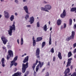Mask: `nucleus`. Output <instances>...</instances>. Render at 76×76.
<instances>
[{
	"mask_svg": "<svg viewBox=\"0 0 76 76\" xmlns=\"http://www.w3.org/2000/svg\"><path fill=\"white\" fill-rule=\"evenodd\" d=\"M29 60V56H27L24 59L23 61L24 63H26V64H22V71L23 73H24L26 71V69L28 67V61Z\"/></svg>",
	"mask_w": 76,
	"mask_h": 76,
	"instance_id": "1",
	"label": "nucleus"
},
{
	"mask_svg": "<svg viewBox=\"0 0 76 76\" xmlns=\"http://www.w3.org/2000/svg\"><path fill=\"white\" fill-rule=\"evenodd\" d=\"M36 63H34L33 64V66H32V67L33 69V70H34L35 69V66H36V65H37V64L38 63H39V64H38V65L36 66V71L37 72L38 70L39 69V66H40V68H41L42 67L43 65H44V62H41V61H39L38 62V59H37L36 61Z\"/></svg>",
	"mask_w": 76,
	"mask_h": 76,
	"instance_id": "2",
	"label": "nucleus"
},
{
	"mask_svg": "<svg viewBox=\"0 0 76 76\" xmlns=\"http://www.w3.org/2000/svg\"><path fill=\"white\" fill-rule=\"evenodd\" d=\"M8 54L7 56V58L8 60H9L11 57L13 56V53L11 50H9L8 51Z\"/></svg>",
	"mask_w": 76,
	"mask_h": 76,
	"instance_id": "3",
	"label": "nucleus"
},
{
	"mask_svg": "<svg viewBox=\"0 0 76 76\" xmlns=\"http://www.w3.org/2000/svg\"><path fill=\"white\" fill-rule=\"evenodd\" d=\"M1 39L3 42V43L4 45H6V43L8 42V40L4 36H2L1 37Z\"/></svg>",
	"mask_w": 76,
	"mask_h": 76,
	"instance_id": "4",
	"label": "nucleus"
},
{
	"mask_svg": "<svg viewBox=\"0 0 76 76\" xmlns=\"http://www.w3.org/2000/svg\"><path fill=\"white\" fill-rule=\"evenodd\" d=\"M72 60V58H69L68 59V62L66 65V67H69V66H71V63H72V61H71V60Z\"/></svg>",
	"mask_w": 76,
	"mask_h": 76,
	"instance_id": "5",
	"label": "nucleus"
},
{
	"mask_svg": "<svg viewBox=\"0 0 76 76\" xmlns=\"http://www.w3.org/2000/svg\"><path fill=\"white\" fill-rule=\"evenodd\" d=\"M10 30L8 31V34H9L10 36H12V31L13 30H14V31L15 30V29H14L12 27H10Z\"/></svg>",
	"mask_w": 76,
	"mask_h": 76,
	"instance_id": "6",
	"label": "nucleus"
},
{
	"mask_svg": "<svg viewBox=\"0 0 76 76\" xmlns=\"http://www.w3.org/2000/svg\"><path fill=\"white\" fill-rule=\"evenodd\" d=\"M40 52V50L39 49L37 48V49L36 51V55L37 56V58H39V53Z\"/></svg>",
	"mask_w": 76,
	"mask_h": 76,
	"instance_id": "7",
	"label": "nucleus"
},
{
	"mask_svg": "<svg viewBox=\"0 0 76 76\" xmlns=\"http://www.w3.org/2000/svg\"><path fill=\"white\" fill-rule=\"evenodd\" d=\"M66 15V10H64L63 13L61 14L60 16L61 18H64Z\"/></svg>",
	"mask_w": 76,
	"mask_h": 76,
	"instance_id": "8",
	"label": "nucleus"
},
{
	"mask_svg": "<svg viewBox=\"0 0 76 76\" xmlns=\"http://www.w3.org/2000/svg\"><path fill=\"white\" fill-rule=\"evenodd\" d=\"M16 62L14 61L13 62H12V61L11 62V64L10 65V68H11L13 65L15 66H16L18 65V63H16Z\"/></svg>",
	"mask_w": 76,
	"mask_h": 76,
	"instance_id": "9",
	"label": "nucleus"
},
{
	"mask_svg": "<svg viewBox=\"0 0 76 76\" xmlns=\"http://www.w3.org/2000/svg\"><path fill=\"white\" fill-rule=\"evenodd\" d=\"M21 75H22L21 72H17L15 73L12 76H22Z\"/></svg>",
	"mask_w": 76,
	"mask_h": 76,
	"instance_id": "10",
	"label": "nucleus"
},
{
	"mask_svg": "<svg viewBox=\"0 0 76 76\" xmlns=\"http://www.w3.org/2000/svg\"><path fill=\"white\" fill-rule=\"evenodd\" d=\"M4 12L5 13V17L7 19H8L10 17L9 14L8 12H6V11H4Z\"/></svg>",
	"mask_w": 76,
	"mask_h": 76,
	"instance_id": "11",
	"label": "nucleus"
},
{
	"mask_svg": "<svg viewBox=\"0 0 76 76\" xmlns=\"http://www.w3.org/2000/svg\"><path fill=\"white\" fill-rule=\"evenodd\" d=\"M74 39V36L71 35L69 37L66 39V40L67 41H69L70 40V39Z\"/></svg>",
	"mask_w": 76,
	"mask_h": 76,
	"instance_id": "12",
	"label": "nucleus"
},
{
	"mask_svg": "<svg viewBox=\"0 0 76 76\" xmlns=\"http://www.w3.org/2000/svg\"><path fill=\"white\" fill-rule=\"evenodd\" d=\"M23 9L25 11L26 13L28 14H29V12H28V7L27 6H25L23 7Z\"/></svg>",
	"mask_w": 76,
	"mask_h": 76,
	"instance_id": "13",
	"label": "nucleus"
},
{
	"mask_svg": "<svg viewBox=\"0 0 76 76\" xmlns=\"http://www.w3.org/2000/svg\"><path fill=\"white\" fill-rule=\"evenodd\" d=\"M61 20L60 19H58L57 21V25L58 26H59V25H61Z\"/></svg>",
	"mask_w": 76,
	"mask_h": 76,
	"instance_id": "14",
	"label": "nucleus"
},
{
	"mask_svg": "<svg viewBox=\"0 0 76 76\" xmlns=\"http://www.w3.org/2000/svg\"><path fill=\"white\" fill-rule=\"evenodd\" d=\"M30 22L31 24H32L34 23V17H31L30 18Z\"/></svg>",
	"mask_w": 76,
	"mask_h": 76,
	"instance_id": "15",
	"label": "nucleus"
},
{
	"mask_svg": "<svg viewBox=\"0 0 76 76\" xmlns=\"http://www.w3.org/2000/svg\"><path fill=\"white\" fill-rule=\"evenodd\" d=\"M33 42V47H35L36 45V41L35 40L34 37H33L32 38Z\"/></svg>",
	"mask_w": 76,
	"mask_h": 76,
	"instance_id": "16",
	"label": "nucleus"
},
{
	"mask_svg": "<svg viewBox=\"0 0 76 76\" xmlns=\"http://www.w3.org/2000/svg\"><path fill=\"white\" fill-rule=\"evenodd\" d=\"M2 62V66L3 67H4L5 65H4V58H2L1 60Z\"/></svg>",
	"mask_w": 76,
	"mask_h": 76,
	"instance_id": "17",
	"label": "nucleus"
},
{
	"mask_svg": "<svg viewBox=\"0 0 76 76\" xmlns=\"http://www.w3.org/2000/svg\"><path fill=\"white\" fill-rule=\"evenodd\" d=\"M58 56L59 58L60 59V60H61L62 59V56H61V53L60 52H58Z\"/></svg>",
	"mask_w": 76,
	"mask_h": 76,
	"instance_id": "18",
	"label": "nucleus"
},
{
	"mask_svg": "<svg viewBox=\"0 0 76 76\" xmlns=\"http://www.w3.org/2000/svg\"><path fill=\"white\" fill-rule=\"evenodd\" d=\"M42 39V37H38L37 38V42H39L41 41Z\"/></svg>",
	"mask_w": 76,
	"mask_h": 76,
	"instance_id": "19",
	"label": "nucleus"
},
{
	"mask_svg": "<svg viewBox=\"0 0 76 76\" xmlns=\"http://www.w3.org/2000/svg\"><path fill=\"white\" fill-rule=\"evenodd\" d=\"M18 56H16L14 58L13 61H12V63L13 62H16V61L18 60Z\"/></svg>",
	"mask_w": 76,
	"mask_h": 76,
	"instance_id": "20",
	"label": "nucleus"
},
{
	"mask_svg": "<svg viewBox=\"0 0 76 76\" xmlns=\"http://www.w3.org/2000/svg\"><path fill=\"white\" fill-rule=\"evenodd\" d=\"M15 21H14L13 25H12V26H10V27L13 28L14 29H15Z\"/></svg>",
	"mask_w": 76,
	"mask_h": 76,
	"instance_id": "21",
	"label": "nucleus"
},
{
	"mask_svg": "<svg viewBox=\"0 0 76 76\" xmlns=\"http://www.w3.org/2000/svg\"><path fill=\"white\" fill-rule=\"evenodd\" d=\"M71 12H74L76 13V7L72 8L71 10Z\"/></svg>",
	"mask_w": 76,
	"mask_h": 76,
	"instance_id": "22",
	"label": "nucleus"
},
{
	"mask_svg": "<svg viewBox=\"0 0 76 76\" xmlns=\"http://www.w3.org/2000/svg\"><path fill=\"white\" fill-rule=\"evenodd\" d=\"M49 45H51V34H50V38H49Z\"/></svg>",
	"mask_w": 76,
	"mask_h": 76,
	"instance_id": "23",
	"label": "nucleus"
},
{
	"mask_svg": "<svg viewBox=\"0 0 76 76\" xmlns=\"http://www.w3.org/2000/svg\"><path fill=\"white\" fill-rule=\"evenodd\" d=\"M72 56V54L71 52H69L68 54V57H70Z\"/></svg>",
	"mask_w": 76,
	"mask_h": 76,
	"instance_id": "24",
	"label": "nucleus"
},
{
	"mask_svg": "<svg viewBox=\"0 0 76 76\" xmlns=\"http://www.w3.org/2000/svg\"><path fill=\"white\" fill-rule=\"evenodd\" d=\"M11 21H13V20H14V15H12L10 18Z\"/></svg>",
	"mask_w": 76,
	"mask_h": 76,
	"instance_id": "25",
	"label": "nucleus"
},
{
	"mask_svg": "<svg viewBox=\"0 0 76 76\" xmlns=\"http://www.w3.org/2000/svg\"><path fill=\"white\" fill-rule=\"evenodd\" d=\"M47 25H45L43 27L45 31H47Z\"/></svg>",
	"mask_w": 76,
	"mask_h": 76,
	"instance_id": "26",
	"label": "nucleus"
},
{
	"mask_svg": "<svg viewBox=\"0 0 76 76\" xmlns=\"http://www.w3.org/2000/svg\"><path fill=\"white\" fill-rule=\"evenodd\" d=\"M51 9V6L50 5H48V10H50Z\"/></svg>",
	"mask_w": 76,
	"mask_h": 76,
	"instance_id": "27",
	"label": "nucleus"
},
{
	"mask_svg": "<svg viewBox=\"0 0 76 76\" xmlns=\"http://www.w3.org/2000/svg\"><path fill=\"white\" fill-rule=\"evenodd\" d=\"M72 23V20L71 19H69V25L70 26L71 25Z\"/></svg>",
	"mask_w": 76,
	"mask_h": 76,
	"instance_id": "28",
	"label": "nucleus"
},
{
	"mask_svg": "<svg viewBox=\"0 0 76 76\" xmlns=\"http://www.w3.org/2000/svg\"><path fill=\"white\" fill-rule=\"evenodd\" d=\"M41 9L42 10H44V11H45V12H48V10H47V9L45 8H44L43 7H42Z\"/></svg>",
	"mask_w": 76,
	"mask_h": 76,
	"instance_id": "29",
	"label": "nucleus"
},
{
	"mask_svg": "<svg viewBox=\"0 0 76 76\" xmlns=\"http://www.w3.org/2000/svg\"><path fill=\"white\" fill-rule=\"evenodd\" d=\"M45 42H43L42 43V48H43V47H44L45 46Z\"/></svg>",
	"mask_w": 76,
	"mask_h": 76,
	"instance_id": "30",
	"label": "nucleus"
},
{
	"mask_svg": "<svg viewBox=\"0 0 76 76\" xmlns=\"http://www.w3.org/2000/svg\"><path fill=\"white\" fill-rule=\"evenodd\" d=\"M2 48H3V50H4V51H5V53H7V49H6V47H2Z\"/></svg>",
	"mask_w": 76,
	"mask_h": 76,
	"instance_id": "31",
	"label": "nucleus"
},
{
	"mask_svg": "<svg viewBox=\"0 0 76 76\" xmlns=\"http://www.w3.org/2000/svg\"><path fill=\"white\" fill-rule=\"evenodd\" d=\"M50 51L52 53H54V48H53L51 49Z\"/></svg>",
	"mask_w": 76,
	"mask_h": 76,
	"instance_id": "32",
	"label": "nucleus"
},
{
	"mask_svg": "<svg viewBox=\"0 0 76 76\" xmlns=\"http://www.w3.org/2000/svg\"><path fill=\"white\" fill-rule=\"evenodd\" d=\"M23 38H21V45H23Z\"/></svg>",
	"mask_w": 76,
	"mask_h": 76,
	"instance_id": "33",
	"label": "nucleus"
},
{
	"mask_svg": "<svg viewBox=\"0 0 76 76\" xmlns=\"http://www.w3.org/2000/svg\"><path fill=\"white\" fill-rule=\"evenodd\" d=\"M25 18L26 20H27V18H29V15L28 14H26V17H25Z\"/></svg>",
	"mask_w": 76,
	"mask_h": 76,
	"instance_id": "34",
	"label": "nucleus"
},
{
	"mask_svg": "<svg viewBox=\"0 0 76 76\" xmlns=\"http://www.w3.org/2000/svg\"><path fill=\"white\" fill-rule=\"evenodd\" d=\"M75 34V31H72V32L71 35H73V36H74Z\"/></svg>",
	"mask_w": 76,
	"mask_h": 76,
	"instance_id": "35",
	"label": "nucleus"
},
{
	"mask_svg": "<svg viewBox=\"0 0 76 76\" xmlns=\"http://www.w3.org/2000/svg\"><path fill=\"white\" fill-rule=\"evenodd\" d=\"M37 27H39V22H38L37 23Z\"/></svg>",
	"mask_w": 76,
	"mask_h": 76,
	"instance_id": "36",
	"label": "nucleus"
},
{
	"mask_svg": "<svg viewBox=\"0 0 76 76\" xmlns=\"http://www.w3.org/2000/svg\"><path fill=\"white\" fill-rule=\"evenodd\" d=\"M36 75H37V72H35V71H34V76H36Z\"/></svg>",
	"mask_w": 76,
	"mask_h": 76,
	"instance_id": "37",
	"label": "nucleus"
},
{
	"mask_svg": "<svg viewBox=\"0 0 76 76\" xmlns=\"http://www.w3.org/2000/svg\"><path fill=\"white\" fill-rule=\"evenodd\" d=\"M66 28V24L64 23V28Z\"/></svg>",
	"mask_w": 76,
	"mask_h": 76,
	"instance_id": "38",
	"label": "nucleus"
},
{
	"mask_svg": "<svg viewBox=\"0 0 76 76\" xmlns=\"http://www.w3.org/2000/svg\"><path fill=\"white\" fill-rule=\"evenodd\" d=\"M45 9H47H47H48V5H46L45 6Z\"/></svg>",
	"mask_w": 76,
	"mask_h": 76,
	"instance_id": "39",
	"label": "nucleus"
},
{
	"mask_svg": "<svg viewBox=\"0 0 76 76\" xmlns=\"http://www.w3.org/2000/svg\"><path fill=\"white\" fill-rule=\"evenodd\" d=\"M73 47L74 48H75V47H76V43H74L73 45Z\"/></svg>",
	"mask_w": 76,
	"mask_h": 76,
	"instance_id": "40",
	"label": "nucleus"
},
{
	"mask_svg": "<svg viewBox=\"0 0 76 76\" xmlns=\"http://www.w3.org/2000/svg\"><path fill=\"white\" fill-rule=\"evenodd\" d=\"M73 28L74 29H76V24H75L74 25V26H73Z\"/></svg>",
	"mask_w": 76,
	"mask_h": 76,
	"instance_id": "41",
	"label": "nucleus"
},
{
	"mask_svg": "<svg viewBox=\"0 0 76 76\" xmlns=\"http://www.w3.org/2000/svg\"><path fill=\"white\" fill-rule=\"evenodd\" d=\"M15 1L17 4H18V0H15Z\"/></svg>",
	"mask_w": 76,
	"mask_h": 76,
	"instance_id": "42",
	"label": "nucleus"
},
{
	"mask_svg": "<svg viewBox=\"0 0 76 76\" xmlns=\"http://www.w3.org/2000/svg\"><path fill=\"white\" fill-rule=\"evenodd\" d=\"M73 76H76V73L74 72L73 74Z\"/></svg>",
	"mask_w": 76,
	"mask_h": 76,
	"instance_id": "43",
	"label": "nucleus"
},
{
	"mask_svg": "<svg viewBox=\"0 0 76 76\" xmlns=\"http://www.w3.org/2000/svg\"><path fill=\"white\" fill-rule=\"evenodd\" d=\"M56 60V58H55V56H54L53 58V61H55Z\"/></svg>",
	"mask_w": 76,
	"mask_h": 76,
	"instance_id": "44",
	"label": "nucleus"
},
{
	"mask_svg": "<svg viewBox=\"0 0 76 76\" xmlns=\"http://www.w3.org/2000/svg\"><path fill=\"white\" fill-rule=\"evenodd\" d=\"M64 28L63 26H61V29L62 30Z\"/></svg>",
	"mask_w": 76,
	"mask_h": 76,
	"instance_id": "45",
	"label": "nucleus"
},
{
	"mask_svg": "<svg viewBox=\"0 0 76 76\" xmlns=\"http://www.w3.org/2000/svg\"><path fill=\"white\" fill-rule=\"evenodd\" d=\"M27 27L29 28V27H31V25H28L26 26Z\"/></svg>",
	"mask_w": 76,
	"mask_h": 76,
	"instance_id": "46",
	"label": "nucleus"
},
{
	"mask_svg": "<svg viewBox=\"0 0 76 76\" xmlns=\"http://www.w3.org/2000/svg\"><path fill=\"white\" fill-rule=\"evenodd\" d=\"M17 42H18V44H19V39H18V40H17Z\"/></svg>",
	"mask_w": 76,
	"mask_h": 76,
	"instance_id": "47",
	"label": "nucleus"
},
{
	"mask_svg": "<svg viewBox=\"0 0 76 76\" xmlns=\"http://www.w3.org/2000/svg\"><path fill=\"white\" fill-rule=\"evenodd\" d=\"M43 3H45V4L47 3V2L44 1V2H43Z\"/></svg>",
	"mask_w": 76,
	"mask_h": 76,
	"instance_id": "48",
	"label": "nucleus"
},
{
	"mask_svg": "<svg viewBox=\"0 0 76 76\" xmlns=\"http://www.w3.org/2000/svg\"><path fill=\"white\" fill-rule=\"evenodd\" d=\"M15 16H17L18 15V13H15Z\"/></svg>",
	"mask_w": 76,
	"mask_h": 76,
	"instance_id": "49",
	"label": "nucleus"
},
{
	"mask_svg": "<svg viewBox=\"0 0 76 76\" xmlns=\"http://www.w3.org/2000/svg\"><path fill=\"white\" fill-rule=\"evenodd\" d=\"M71 69H73V66H71Z\"/></svg>",
	"mask_w": 76,
	"mask_h": 76,
	"instance_id": "50",
	"label": "nucleus"
},
{
	"mask_svg": "<svg viewBox=\"0 0 76 76\" xmlns=\"http://www.w3.org/2000/svg\"><path fill=\"white\" fill-rule=\"evenodd\" d=\"M74 57V58H76V54L75 55Z\"/></svg>",
	"mask_w": 76,
	"mask_h": 76,
	"instance_id": "51",
	"label": "nucleus"
},
{
	"mask_svg": "<svg viewBox=\"0 0 76 76\" xmlns=\"http://www.w3.org/2000/svg\"><path fill=\"white\" fill-rule=\"evenodd\" d=\"M50 23H51V22H50V21H49L48 22V23L49 25H50Z\"/></svg>",
	"mask_w": 76,
	"mask_h": 76,
	"instance_id": "52",
	"label": "nucleus"
},
{
	"mask_svg": "<svg viewBox=\"0 0 76 76\" xmlns=\"http://www.w3.org/2000/svg\"><path fill=\"white\" fill-rule=\"evenodd\" d=\"M52 30V27H51L50 28V31H51Z\"/></svg>",
	"mask_w": 76,
	"mask_h": 76,
	"instance_id": "53",
	"label": "nucleus"
},
{
	"mask_svg": "<svg viewBox=\"0 0 76 76\" xmlns=\"http://www.w3.org/2000/svg\"><path fill=\"white\" fill-rule=\"evenodd\" d=\"M4 0H1V2H3L4 1Z\"/></svg>",
	"mask_w": 76,
	"mask_h": 76,
	"instance_id": "54",
	"label": "nucleus"
},
{
	"mask_svg": "<svg viewBox=\"0 0 76 76\" xmlns=\"http://www.w3.org/2000/svg\"><path fill=\"white\" fill-rule=\"evenodd\" d=\"M72 74V73H70L69 74H68V75H70Z\"/></svg>",
	"mask_w": 76,
	"mask_h": 76,
	"instance_id": "55",
	"label": "nucleus"
},
{
	"mask_svg": "<svg viewBox=\"0 0 76 76\" xmlns=\"http://www.w3.org/2000/svg\"><path fill=\"white\" fill-rule=\"evenodd\" d=\"M24 55H22V56L21 57H24Z\"/></svg>",
	"mask_w": 76,
	"mask_h": 76,
	"instance_id": "56",
	"label": "nucleus"
},
{
	"mask_svg": "<svg viewBox=\"0 0 76 76\" xmlns=\"http://www.w3.org/2000/svg\"><path fill=\"white\" fill-rule=\"evenodd\" d=\"M24 56H26V53H25V54H24Z\"/></svg>",
	"mask_w": 76,
	"mask_h": 76,
	"instance_id": "57",
	"label": "nucleus"
},
{
	"mask_svg": "<svg viewBox=\"0 0 76 76\" xmlns=\"http://www.w3.org/2000/svg\"><path fill=\"white\" fill-rule=\"evenodd\" d=\"M23 2H25L26 1V0H23Z\"/></svg>",
	"mask_w": 76,
	"mask_h": 76,
	"instance_id": "58",
	"label": "nucleus"
},
{
	"mask_svg": "<svg viewBox=\"0 0 76 76\" xmlns=\"http://www.w3.org/2000/svg\"><path fill=\"white\" fill-rule=\"evenodd\" d=\"M65 63H66V61H64V64H65Z\"/></svg>",
	"mask_w": 76,
	"mask_h": 76,
	"instance_id": "59",
	"label": "nucleus"
},
{
	"mask_svg": "<svg viewBox=\"0 0 76 76\" xmlns=\"http://www.w3.org/2000/svg\"><path fill=\"white\" fill-rule=\"evenodd\" d=\"M56 44H57V42H56V43H55V45H57Z\"/></svg>",
	"mask_w": 76,
	"mask_h": 76,
	"instance_id": "60",
	"label": "nucleus"
},
{
	"mask_svg": "<svg viewBox=\"0 0 76 76\" xmlns=\"http://www.w3.org/2000/svg\"><path fill=\"white\" fill-rule=\"evenodd\" d=\"M1 15H0V19L1 18Z\"/></svg>",
	"mask_w": 76,
	"mask_h": 76,
	"instance_id": "61",
	"label": "nucleus"
},
{
	"mask_svg": "<svg viewBox=\"0 0 76 76\" xmlns=\"http://www.w3.org/2000/svg\"><path fill=\"white\" fill-rule=\"evenodd\" d=\"M48 65H49V66H50V63H48Z\"/></svg>",
	"mask_w": 76,
	"mask_h": 76,
	"instance_id": "62",
	"label": "nucleus"
},
{
	"mask_svg": "<svg viewBox=\"0 0 76 76\" xmlns=\"http://www.w3.org/2000/svg\"><path fill=\"white\" fill-rule=\"evenodd\" d=\"M73 20L74 21V22H75V19H73Z\"/></svg>",
	"mask_w": 76,
	"mask_h": 76,
	"instance_id": "63",
	"label": "nucleus"
},
{
	"mask_svg": "<svg viewBox=\"0 0 76 76\" xmlns=\"http://www.w3.org/2000/svg\"><path fill=\"white\" fill-rule=\"evenodd\" d=\"M15 70H16V71L17 70V69H16V68H15Z\"/></svg>",
	"mask_w": 76,
	"mask_h": 76,
	"instance_id": "64",
	"label": "nucleus"
}]
</instances>
